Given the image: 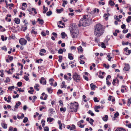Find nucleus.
Segmentation results:
<instances>
[{
	"label": "nucleus",
	"mask_w": 131,
	"mask_h": 131,
	"mask_svg": "<svg viewBox=\"0 0 131 131\" xmlns=\"http://www.w3.org/2000/svg\"><path fill=\"white\" fill-rule=\"evenodd\" d=\"M105 28V27L104 28L101 24H97L94 27V35L97 37L101 36L104 32Z\"/></svg>",
	"instance_id": "1"
},
{
	"label": "nucleus",
	"mask_w": 131,
	"mask_h": 131,
	"mask_svg": "<svg viewBox=\"0 0 131 131\" xmlns=\"http://www.w3.org/2000/svg\"><path fill=\"white\" fill-rule=\"evenodd\" d=\"M91 19L86 18V15H84L83 17L79 21L78 26L80 27L81 26H86L89 25L90 24Z\"/></svg>",
	"instance_id": "2"
},
{
	"label": "nucleus",
	"mask_w": 131,
	"mask_h": 131,
	"mask_svg": "<svg viewBox=\"0 0 131 131\" xmlns=\"http://www.w3.org/2000/svg\"><path fill=\"white\" fill-rule=\"evenodd\" d=\"M70 29L72 38H76L79 34V30L77 27H75L74 25L71 26Z\"/></svg>",
	"instance_id": "3"
},
{
	"label": "nucleus",
	"mask_w": 131,
	"mask_h": 131,
	"mask_svg": "<svg viewBox=\"0 0 131 131\" xmlns=\"http://www.w3.org/2000/svg\"><path fill=\"white\" fill-rule=\"evenodd\" d=\"M70 109H71L70 111L71 112H76L77 110L78 105H75L74 104L71 103L70 105Z\"/></svg>",
	"instance_id": "4"
},
{
	"label": "nucleus",
	"mask_w": 131,
	"mask_h": 131,
	"mask_svg": "<svg viewBox=\"0 0 131 131\" xmlns=\"http://www.w3.org/2000/svg\"><path fill=\"white\" fill-rule=\"evenodd\" d=\"M73 78L74 80L77 82L79 81L80 80V76L77 73H75L73 75Z\"/></svg>",
	"instance_id": "5"
},
{
	"label": "nucleus",
	"mask_w": 131,
	"mask_h": 131,
	"mask_svg": "<svg viewBox=\"0 0 131 131\" xmlns=\"http://www.w3.org/2000/svg\"><path fill=\"white\" fill-rule=\"evenodd\" d=\"M19 41L20 44L22 45H25L27 43V41L23 38L20 39Z\"/></svg>",
	"instance_id": "6"
},
{
	"label": "nucleus",
	"mask_w": 131,
	"mask_h": 131,
	"mask_svg": "<svg viewBox=\"0 0 131 131\" xmlns=\"http://www.w3.org/2000/svg\"><path fill=\"white\" fill-rule=\"evenodd\" d=\"M125 67L123 69L124 71H128L130 68L129 65L128 64L125 63Z\"/></svg>",
	"instance_id": "7"
},
{
	"label": "nucleus",
	"mask_w": 131,
	"mask_h": 131,
	"mask_svg": "<svg viewBox=\"0 0 131 131\" xmlns=\"http://www.w3.org/2000/svg\"><path fill=\"white\" fill-rule=\"evenodd\" d=\"M37 20L38 21H39V24H41V25L43 24L44 21L42 19H41L40 18H38Z\"/></svg>",
	"instance_id": "8"
},
{
	"label": "nucleus",
	"mask_w": 131,
	"mask_h": 131,
	"mask_svg": "<svg viewBox=\"0 0 131 131\" xmlns=\"http://www.w3.org/2000/svg\"><path fill=\"white\" fill-rule=\"evenodd\" d=\"M109 4L111 6H114L115 4L114 2L112 0H110L109 1Z\"/></svg>",
	"instance_id": "9"
},
{
	"label": "nucleus",
	"mask_w": 131,
	"mask_h": 131,
	"mask_svg": "<svg viewBox=\"0 0 131 131\" xmlns=\"http://www.w3.org/2000/svg\"><path fill=\"white\" fill-rule=\"evenodd\" d=\"M90 86L91 87V89L92 90H94V88L96 86H95V85H94L93 83H92L90 84Z\"/></svg>",
	"instance_id": "10"
},
{
	"label": "nucleus",
	"mask_w": 131,
	"mask_h": 131,
	"mask_svg": "<svg viewBox=\"0 0 131 131\" xmlns=\"http://www.w3.org/2000/svg\"><path fill=\"white\" fill-rule=\"evenodd\" d=\"M72 54L71 53H68V58L71 60H72L73 59V58L72 56Z\"/></svg>",
	"instance_id": "11"
},
{
	"label": "nucleus",
	"mask_w": 131,
	"mask_h": 131,
	"mask_svg": "<svg viewBox=\"0 0 131 131\" xmlns=\"http://www.w3.org/2000/svg\"><path fill=\"white\" fill-rule=\"evenodd\" d=\"M14 21L15 23L16 24H18L20 23V19L18 18H15L14 19Z\"/></svg>",
	"instance_id": "12"
},
{
	"label": "nucleus",
	"mask_w": 131,
	"mask_h": 131,
	"mask_svg": "<svg viewBox=\"0 0 131 131\" xmlns=\"http://www.w3.org/2000/svg\"><path fill=\"white\" fill-rule=\"evenodd\" d=\"M115 131H126V130L123 128H118Z\"/></svg>",
	"instance_id": "13"
},
{
	"label": "nucleus",
	"mask_w": 131,
	"mask_h": 131,
	"mask_svg": "<svg viewBox=\"0 0 131 131\" xmlns=\"http://www.w3.org/2000/svg\"><path fill=\"white\" fill-rule=\"evenodd\" d=\"M20 104L21 102L19 101L18 102V103L16 104V105L15 106V108H18V107Z\"/></svg>",
	"instance_id": "14"
},
{
	"label": "nucleus",
	"mask_w": 131,
	"mask_h": 131,
	"mask_svg": "<svg viewBox=\"0 0 131 131\" xmlns=\"http://www.w3.org/2000/svg\"><path fill=\"white\" fill-rule=\"evenodd\" d=\"M2 127L5 129H6L7 128V125L4 123H2L1 124Z\"/></svg>",
	"instance_id": "15"
},
{
	"label": "nucleus",
	"mask_w": 131,
	"mask_h": 131,
	"mask_svg": "<svg viewBox=\"0 0 131 131\" xmlns=\"http://www.w3.org/2000/svg\"><path fill=\"white\" fill-rule=\"evenodd\" d=\"M108 118V116L107 115H105L104 117H103V119L105 122L107 121Z\"/></svg>",
	"instance_id": "16"
},
{
	"label": "nucleus",
	"mask_w": 131,
	"mask_h": 131,
	"mask_svg": "<svg viewBox=\"0 0 131 131\" xmlns=\"http://www.w3.org/2000/svg\"><path fill=\"white\" fill-rule=\"evenodd\" d=\"M47 90L49 93H52V90L51 89V87L47 88Z\"/></svg>",
	"instance_id": "17"
},
{
	"label": "nucleus",
	"mask_w": 131,
	"mask_h": 131,
	"mask_svg": "<svg viewBox=\"0 0 131 131\" xmlns=\"http://www.w3.org/2000/svg\"><path fill=\"white\" fill-rule=\"evenodd\" d=\"M54 81V80L53 78H51L49 80V81L50 82V84L52 86L53 85V81Z\"/></svg>",
	"instance_id": "18"
},
{
	"label": "nucleus",
	"mask_w": 131,
	"mask_h": 131,
	"mask_svg": "<svg viewBox=\"0 0 131 131\" xmlns=\"http://www.w3.org/2000/svg\"><path fill=\"white\" fill-rule=\"evenodd\" d=\"M131 16H129L126 19V21L127 23H129L131 21Z\"/></svg>",
	"instance_id": "19"
},
{
	"label": "nucleus",
	"mask_w": 131,
	"mask_h": 131,
	"mask_svg": "<svg viewBox=\"0 0 131 131\" xmlns=\"http://www.w3.org/2000/svg\"><path fill=\"white\" fill-rule=\"evenodd\" d=\"M39 86V85L38 84H36V85L34 86V88L36 90L38 91L39 90V89L38 88H37Z\"/></svg>",
	"instance_id": "20"
},
{
	"label": "nucleus",
	"mask_w": 131,
	"mask_h": 131,
	"mask_svg": "<svg viewBox=\"0 0 131 131\" xmlns=\"http://www.w3.org/2000/svg\"><path fill=\"white\" fill-rule=\"evenodd\" d=\"M63 8H62L60 9H57L56 11L58 13H60L61 12L63 11Z\"/></svg>",
	"instance_id": "21"
},
{
	"label": "nucleus",
	"mask_w": 131,
	"mask_h": 131,
	"mask_svg": "<svg viewBox=\"0 0 131 131\" xmlns=\"http://www.w3.org/2000/svg\"><path fill=\"white\" fill-rule=\"evenodd\" d=\"M75 128V126L74 125H72L70 127V129L71 130H73Z\"/></svg>",
	"instance_id": "22"
},
{
	"label": "nucleus",
	"mask_w": 131,
	"mask_h": 131,
	"mask_svg": "<svg viewBox=\"0 0 131 131\" xmlns=\"http://www.w3.org/2000/svg\"><path fill=\"white\" fill-rule=\"evenodd\" d=\"M119 115V114L117 112H116V113L114 114V118H116L117 116Z\"/></svg>",
	"instance_id": "23"
},
{
	"label": "nucleus",
	"mask_w": 131,
	"mask_h": 131,
	"mask_svg": "<svg viewBox=\"0 0 131 131\" xmlns=\"http://www.w3.org/2000/svg\"><path fill=\"white\" fill-rule=\"evenodd\" d=\"M101 47L103 48H106V47L105 46V44L103 42L101 43Z\"/></svg>",
	"instance_id": "24"
},
{
	"label": "nucleus",
	"mask_w": 131,
	"mask_h": 131,
	"mask_svg": "<svg viewBox=\"0 0 131 131\" xmlns=\"http://www.w3.org/2000/svg\"><path fill=\"white\" fill-rule=\"evenodd\" d=\"M28 120V118L27 117H25L23 120V122L24 123H26L27 122Z\"/></svg>",
	"instance_id": "25"
},
{
	"label": "nucleus",
	"mask_w": 131,
	"mask_h": 131,
	"mask_svg": "<svg viewBox=\"0 0 131 131\" xmlns=\"http://www.w3.org/2000/svg\"><path fill=\"white\" fill-rule=\"evenodd\" d=\"M66 34L64 32H62L61 33V35L62 36V38H65V35Z\"/></svg>",
	"instance_id": "26"
},
{
	"label": "nucleus",
	"mask_w": 131,
	"mask_h": 131,
	"mask_svg": "<svg viewBox=\"0 0 131 131\" xmlns=\"http://www.w3.org/2000/svg\"><path fill=\"white\" fill-rule=\"evenodd\" d=\"M63 52V50H62L61 49H60L58 51V53L59 54H62Z\"/></svg>",
	"instance_id": "27"
},
{
	"label": "nucleus",
	"mask_w": 131,
	"mask_h": 131,
	"mask_svg": "<svg viewBox=\"0 0 131 131\" xmlns=\"http://www.w3.org/2000/svg\"><path fill=\"white\" fill-rule=\"evenodd\" d=\"M52 14V12L51 11H50L46 13L47 15V16H49Z\"/></svg>",
	"instance_id": "28"
},
{
	"label": "nucleus",
	"mask_w": 131,
	"mask_h": 131,
	"mask_svg": "<svg viewBox=\"0 0 131 131\" xmlns=\"http://www.w3.org/2000/svg\"><path fill=\"white\" fill-rule=\"evenodd\" d=\"M94 100L95 102H99V101L97 100V98L96 97H94Z\"/></svg>",
	"instance_id": "29"
},
{
	"label": "nucleus",
	"mask_w": 131,
	"mask_h": 131,
	"mask_svg": "<svg viewBox=\"0 0 131 131\" xmlns=\"http://www.w3.org/2000/svg\"><path fill=\"white\" fill-rule=\"evenodd\" d=\"M10 81V79L9 78L7 77L6 80H5V82H6V83H7V82H9Z\"/></svg>",
	"instance_id": "30"
},
{
	"label": "nucleus",
	"mask_w": 131,
	"mask_h": 131,
	"mask_svg": "<svg viewBox=\"0 0 131 131\" xmlns=\"http://www.w3.org/2000/svg\"><path fill=\"white\" fill-rule=\"evenodd\" d=\"M88 113L92 116H93L94 115V114L93 113L92 111H91L89 110L88 111Z\"/></svg>",
	"instance_id": "31"
},
{
	"label": "nucleus",
	"mask_w": 131,
	"mask_h": 131,
	"mask_svg": "<svg viewBox=\"0 0 131 131\" xmlns=\"http://www.w3.org/2000/svg\"><path fill=\"white\" fill-rule=\"evenodd\" d=\"M49 122H51L54 119L53 118H51L50 117L48 118H47V121H49Z\"/></svg>",
	"instance_id": "32"
},
{
	"label": "nucleus",
	"mask_w": 131,
	"mask_h": 131,
	"mask_svg": "<svg viewBox=\"0 0 131 131\" xmlns=\"http://www.w3.org/2000/svg\"><path fill=\"white\" fill-rule=\"evenodd\" d=\"M129 42H124V41H123L122 42V44L123 45H128L129 44Z\"/></svg>",
	"instance_id": "33"
},
{
	"label": "nucleus",
	"mask_w": 131,
	"mask_h": 131,
	"mask_svg": "<svg viewBox=\"0 0 131 131\" xmlns=\"http://www.w3.org/2000/svg\"><path fill=\"white\" fill-rule=\"evenodd\" d=\"M22 84V83L21 82H19L17 83V85L18 86L20 87L21 86Z\"/></svg>",
	"instance_id": "34"
},
{
	"label": "nucleus",
	"mask_w": 131,
	"mask_h": 131,
	"mask_svg": "<svg viewBox=\"0 0 131 131\" xmlns=\"http://www.w3.org/2000/svg\"><path fill=\"white\" fill-rule=\"evenodd\" d=\"M103 66H104V67H105V68H107V69H108L110 67V66L108 64L107 65V66H106V64L105 63L103 64Z\"/></svg>",
	"instance_id": "35"
},
{
	"label": "nucleus",
	"mask_w": 131,
	"mask_h": 131,
	"mask_svg": "<svg viewBox=\"0 0 131 131\" xmlns=\"http://www.w3.org/2000/svg\"><path fill=\"white\" fill-rule=\"evenodd\" d=\"M83 77L84 78V79L87 81H88L89 80V79H88V77H87L86 76H85V75H83Z\"/></svg>",
	"instance_id": "36"
},
{
	"label": "nucleus",
	"mask_w": 131,
	"mask_h": 131,
	"mask_svg": "<svg viewBox=\"0 0 131 131\" xmlns=\"http://www.w3.org/2000/svg\"><path fill=\"white\" fill-rule=\"evenodd\" d=\"M1 49L3 50H4L5 51H6L7 50V49L5 46H4L1 48Z\"/></svg>",
	"instance_id": "37"
},
{
	"label": "nucleus",
	"mask_w": 131,
	"mask_h": 131,
	"mask_svg": "<svg viewBox=\"0 0 131 131\" xmlns=\"http://www.w3.org/2000/svg\"><path fill=\"white\" fill-rule=\"evenodd\" d=\"M128 102L127 103V105L128 106H130V104H131V101L129 99H128Z\"/></svg>",
	"instance_id": "38"
},
{
	"label": "nucleus",
	"mask_w": 131,
	"mask_h": 131,
	"mask_svg": "<svg viewBox=\"0 0 131 131\" xmlns=\"http://www.w3.org/2000/svg\"><path fill=\"white\" fill-rule=\"evenodd\" d=\"M53 109L52 108H50L49 109V111L50 113L51 114H53V112H54V111H53Z\"/></svg>",
	"instance_id": "39"
},
{
	"label": "nucleus",
	"mask_w": 131,
	"mask_h": 131,
	"mask_svg": "<svg viewBox=\"0 0 131 131\" xmlns=\"http://www.w3.org/2000/svg\"><path fill=\"white\" fill-rule=\"evenodd\" d=\"M24 79L26 81H28L29 79L28 77V76H26V75L24 76Z\"/></svg>",
	"instance_id": "40"
},
{
	"label": "nucleus",
	"mask_w": 131,
	"mask_h": 131,
	"mask_svg": "<svg viewBox=\"0 0 131 131\" xmlns=\"http://www.w3.org/2000/svg\"><path fill=\"white\" fill-rule=\"evenodd\" d=\"M118 17L117 16H116V17H115V18L116 19V21H118L120 22L121 21V20H120L119 18H118Z\"/></svg>",
	"instance_id": "41"
},
{
	"label": "nucleus",
	"mask_w": 131,
	"mask_h": 131,
	"mask_svg": "<svg viewBox=\"0 0 131 131\" xmlns=\"http://www.w3.org/2000/svg\"><path fill=\"white\" fill-rule=\"evenodd\" d=\"M45 80V78L43 77H42L41 78V80H40V83L41 84H42L43 81Z\"/></svg>",
	"instance_id": "42"
},
{
	"label": "nucleus",
	"mask_w": 131,
	"mask_h": 131,
	"mask_svg": "<svg viewBox=\"0 0 131 131\" xmlns=\"http://www.w3.org/2000/svg\"><path fill=\"white\" fill-rule=\"evenodd\" d=\"M41 34L43 36H46V34L43 31H42Z\"/></svg>",
	"instance_id": "43"
},
{
	"label": "nucleus",
	"mask_w": 131,
	"mask_h": 131,
	"mask_svg": "<svg viewBox=\"0 0 131 131\" xmlns=\"http://www.w3.org/2000/svg\"><path fill=\"white\" fill-rule=\"evenodd\" d=\"M60 110L61 111H63L64 112L66 111V108H64L62 107L61 108H60Z\"/></svg>",
	"instance_id": "44"
},
{
	"label": "nucleus",
	"mask_w": 131,
	"mask_h": 131,
	"mask_svg": "<svg viewBox=\"0 0 131 131\" xmlns=\"http://www.w3.org/2000/svg\"><path fill=\"white\" fill-rule=\"evenodd\" d=\"M125 27L126 26L125 24H123L121 26V28L123 29H125Z\"/></svg>",
	"instance_id": "45"
},
{
	"label": "nucleus",
	"mask_w": 131,
	"mask_h": 131,
	"mask_svg": "<svg viewBox=\"0 0 131 131\" xmlns=\"http://www.w3.org/2000/svg\"><path fill=\"white\" fill-rule=\"evenodd\" d=\"M31 34L33 33L35 35H36L37 34V32L35 31L33 29H32L31 31Z\"/></svg>",
	"instance_id": "46"
},
{
	"label": "nucleus",
	"mask_w": 131,
	"mask_h": 131,
	"mask_svg": "<svg viewBox=\"0 0 131 131\" xmlns=\"http://www.w3.org/2000/svg\"><path fill=\"white\" fill-rule=\"evenodd\" d=\"M64 63H63L61 64V66L62 67V69H64L66 68L65 66H64Z\"/></svg>",
	"instance_id": "47"
},
{
	"label": "nucleus",
	"mask_w": 131,
	"mask_h": 131,
	"mask_svg": "<svg viewBox=\"0 0 131 131\" xmlns=\"http://www.w3.org/2000/svg\"><path fill=\"white\" fill-rule=\"evenodd\" d=\"M110 16V14L109 13H108L107 14H104L103 17H106L107 16Z\"/></svg>",
	"instance_id": "48"
},
{
	"label": "nucleus",
	"mask_w": 131,
	"mask_h": 131,
	"mask_svg": "<svg viewBox=\"0 0 131 131\" xmlns=\"http://www.w3.org/2000/svg\"><path fill=\"white\" fill-rule=\"evenodd\" d=\"M44 131H49V128L48 127H44Z\"/></svg>",
	"instance_id": "49"
},
{
	"label": "nucleus",
	"mask_w": 131,
	"mask_h": 131,
	"mask_svg": "<svg viewBox=\"0 0 131 131\" xmlns=\"http://www.w3.org/2000/svg\"><path fill=\"white\" fill-rule=\"evenodd\" d=\"M90 119L91 122H89L92 125L93 124V122L94 121V120L92 118H90Z\"/></svg>",
	"instance_id": "50"
},
{
	"label": "nucleus",
	"mask_w": 131,
	"mask_h": 131,
	"mask_svg": "<svg viewBox=\"0 0 131 131\" xmlns=\"http://www.w3.org/2000/svg\"><path fill=\"white\" fill-rule=\"evenodd\" d=\"M79 48L78 49V50H79L81 52L83 51V49H82V47L81 46H80L79 47Z\"/></svg>",
	"instance_id": "51"
},
{
	"label": "nucleus",
	"mask_w": 131,
	"mask_h": 131,
	"mask_svg": "<svg viewBox=\"0 0 131 131\" xmlns=\"http://www.w3.org/2000/svg\"><path fill=\"white\" fill-rule=\"evenodd\" d=\"M62 93V91L60 89L58 90V92H57V94H58V93L60 94Z\"/></svg>",
	"instance_id": "52"
},
{
	"label": "nucleus",
	"mask_w": 131,
	"mask_h": 131,
	"mask_svg": "<svg viewBox=\"0 0 131 131\" xmlns=\"http://www.w3.org/2000/svg\"><path fill=\"white\" fill-rule=\"evenodd\" d=\"M18 91H19V92H24V91L23 90H21V88H18Z\"/></svg>",
	"instance_id": "53"
},
{
	"label": "nucleus",
	"mask_w": 131,
	"mask_h": 131,
	"mask_svg": "<svg viewBox=\"0 0 131 131\" xmlns=\"http://www.w3.org/2000/svg\"><path fill=\"white\" fill-rule=\"evenodd\" d=\"M32 11H34V13L36 14H37V13L36 11V9L35 8H32Z\"/></svg>",
	"instance_id": "54"
},
{
	"label": "nucleus",
	"mask_w": 131,
	"mask_h": 131,
	"mask_svg": "<svg viewBox=\"0 0 131 131\" xmlns=\"http://www.w3.org/2000/svg\"><path fill=\"white\" fill-rule=\"evenodd\" d=\"M106 84L107 85L109 86L111 85V83L109 82V81L107 80H106Z\"/></svg>",
	"instance_id": "55"
},
{
	"label": "nucleus",
	"mask_w": 131,
	"mask_h": 131,
	"mask_svg": "<svg viewBox=\"0 0 131 131\" xmlns=\"http://www.w3.org/2000/svg\"><path fill=\"white\" fill-rule=\"evenodd\" d=\"M80 63L81 64H84V63L85 62L83 60H81L80 59Z\"/></svg>",
	"instance_id": "56"
},
{
	"label": "nucleus",
	"mask_w": 131,
	"mask_h": 131,
	"mask_svg": "<svg viewBox=\"0 0 131 131\" xmlns=\"http://www.w3.org/2000/svg\"><path fill=\"white\" fill-rule=\"evenodd\" d=\"M111 78V76L110 75H107L106 78V80H108V79Z\"/></svg>",
	"instance_id": "57"
},
{
	"label": "nucleus",
	"mask_w": 131,
	"mask_h": 131,
	"mask_svg": "<svg viewBox=\"0 0 131 131\" xmlns=\"http://www.w3.org/2000/svg\"><path fill=\"white\" fill-rule=\"evenodd\" d=\"M99 3L100 4H101L102 5H104L105 4V3L99 1Z\"/></svg>",
	"instance_id": "58"
},
{
	"label": "nucleus",
	"mask_w": 131,
	"mask_h": 131,
	"mask_svg": "<svg viewBox=\"0 0 131 131\" xmlns=\"http://www.w3.org/2000/svg\"><path fill=\"white\" fill-rule=\"evenodd\" d=\"M126 126H127L129 128H131V124L130 123L126 124Z\"/></svg>",
	"instance_id": "59"
},
{
	"label": "nucleus",
	"mask_w": 131,
	"mask_h": 131,
	"mask_svg": "<svg viewBox=\"0 0 131 131\" xmlns=\"http://www.w3.org/2000/svg\"><path fill=\"white\" fill-rule=\"evenodd\" d=\"M26 38L27 39V40L29 41L30 40V38L29 37H28V35L26 37Z\"/></svg>",
	"instance_id": "60"
},
{
	"label": "nucleus",
	"mask_w": 131,
	"mask_h": 131,
	"mask_svg": "<svg viewBox=\"0 0 131 131\" xmlns=\"http://www.w3.org/2000/svg\"><path fill=\"white\" fill-rule=\"evenodd\" d=\"M40 51L44 53H46V50L44 49H41Z\"/></svg>",
	"instance_id": "61"
},
{
	"label": "nucleus",
	"mask_w": 131,
	"mask_h": 131,
	"mask_svg": "<svg viewBox=\"0 0 131 131\" xmlns=\"http://www.w3.org/2000/svg\"><path fill=\"white\" fill-rule=\"evenodd\" d=\"M22 6H25V7H26L27 6V4L26 3H23L22 4Z\"/></svg>",
	"instance_id": "62"
},
{
	"label": "nucleus",
	"mask_w": 131,
	"mask_h": 131,
	"mask_svg": "<svg viewBox=\"0 0 131 131\" xmlns=\"http://www.w3.org/2000/svg\"><path fill=\"white\" fill-rule=\"evenodd\" d=\"M94 108L98 109L100 108V106H95Z\"/></svg>",
	"instance_id": "63"
},
{
	"label": "nucleus",
	"mask_w": 131,
	"mask_h": 131,
	"mask_svg": "<svg viewBox=\"0 0 131 131\" xmlns=\"http://www.w3.org/2000/svg\"><path fill=\"white\" fill-rule=\"evenodd\" d=\"M13 59V56L10 57L9 58V60L10 61H12Z\"/></svg>",
	"instance_id": "64"
}]
</instances>
